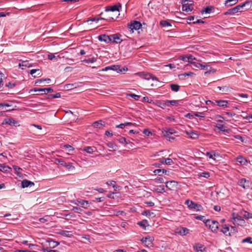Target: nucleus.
<instances>
[{
	"label": "nucleus",
	"mask_w": 252,
	"mask_h": 252,
	"mask_svg": "<svg viewBox=\"0 0 252 252\" xmlns=\"http://www.w3.org/2000/svg\"><path fill=\"white\" fill-rule=\"evenodd\" d=\"M251 3V1H246L241 4H239L232 8L229 9L227 11H226L224 13V15H233L237 12H241L243 11V9L244 6L250 4Z\"/></svg>",
	"instance_id": "f257e3e1"
},
{
	"label": "nucleus",
	"mask_w": 252,
	"mask_h": 252,
	"mask_svg": "<svg viewBox=\"0 0 252 252\" xmlns=\"http://www.w3.org/2000/svg\"><path fill=\"white\" fill-rule=\"evenodd\" d=\"M185 204L187 205L188 208L191 210H194L197 212L202 211L203 209V207L198 203H196L192 200L188 199L185 201Z\"/></svg>",
	"instance_id": "f03ea898"
},
{
	"label": "nucleus",
	"mask_w": 252,
	"mask_h": 252,
	"mask_svg": "<svg viewBox=\"0 0 252 252\" xmlns=\"http://www.w3.org/2000/svg\"><path fill=\"white\" fill-rule=\"evenodd\" d=\"M205 225L214 233H217L219 229V223L215 220L208 219L205 222Z\"/></svg>",
	"instance_id": "7ed1b4c3"
},
{
	"label": "nucleus",
	"mask_w": 252,
	"mask_h": 252,
	"mask_svg": "<svg viewBox=\"0 0 252 252\" xmlns=\"http://www.w3.org/2000/svg\"><path fill=\"white\" fill-rule=\"evenodd\" d=\"M230 221L235 225L244 226L245 223V221L242 217L234 213L232 214V217L230 219Z\"/></svg>",
	"instance_id": "20e7f679"
},
{
	"label": "nucleus",
	"mask_w": 252,
	"mask_h": 252,
	"mask_svg": "<svg viewBox=\"0 0 252 252\" xmlns=\"http://www.w3.org/2000/svg\"><path fill=\"white\" fill-rule=\"evenodd\" d=\"M193 9V2L191 0H185L182 2V10L184 11L189 12Z\"/></svg>",
	"instance_id": "39448f33"
},
{
	"label": "nucleus",
	"mask_w": 252,
	"mask_h": 252,
	"mask_svg": "<svg viewBox=\"0 0 252 252\" xmlns=\"http://www.w3.org/2000/svg\"><path fill=\"white\" fill-rule=\"evenodd\" d=\"M154 238L152 236H148L143 237L141 240V242L147 248L152 247L153 246V241Z\"/></svg>",
	"instance_id": "423d86ee"
},
{
	"label": "nucleus",
	"mask_w": 252,
	"mask_h": 252,
	"mask_svg": "<svg viewBox=\"0 0 252 252\" xmlns=\"http://www.w3.org/2000/svg\"><path fill=\"white\" fill-rule=\"evenodd\" d=\"M135 75L138 76L141 78L146 80H149L150 79H152L153 80H156L157 81H158V80L156 77L153 76L152 74L150 73H146L145 72H139L135 73Z\"/></svg>",
	"instance_id": "0eeeda50"
},
{
	"label": "nucleus",
	"mask_w": 252,
	"mask_h": 252,
	"mask_svg": "<svg viewBox=\"0 0 252 252\" xmlns=\"http://www.w3.org/2000/svg\"><path fill=\"white\" fill-rule=\"evenodd\" d=\"M111 42L115 43H121L123 41L121 38V35L119 33H116L110 35Z\"/></svg>",
	"instance_id": "6e6552de"
},
{
	"label": "nucleus",
	"mask_w": 252,
	"mask_h": 252,
	"mask_svg": "<svg viewBox=\"0 0 252 252\" xmlns=\"http://www.w3.org/2000/svg\"><path fill=\"white\" fill-rule=\"evenodd\" d=\"M74 203L76 205L81 206L84 208H87L90 204L88 201L82 199H77L74 201Z\"/></svg>",
	"instance_id": "1a4fd4ad"
},
{
	"label": "nucleus",
	"mask_w": 252,
	"mask_h": 252,
	"mask_svg": "<svg viewBox=\"0 0 252 252\" xmlns=\"http://www.w3.org/2000/svg\"><path fill=\"white\" fill-rule=\"evenodd\" d=\"M163 133L164 136L168 138V140L170 141L171 140H174L175 139V138L172 136L171 135L176 133V132L175 131L174 129L171 128L166 130H164V131L163 132Z\"/></svg>",
	"instance_id": "9d476101"
},
{
	"label": "nucleus",
	"mask_w": 252,
	"mask_h": 252,
	"mask_svg": "<svg viewBox=\"0 0 252 252\" xmlns=\"http://www.w3.org/2000/svg\"><path fill=\"white\" fill-rule=\"evenodd\" d=\"M56 161H58L62 166L65 167L67 169L71 170V169H74V166L72 165L71 163H66L61 158H57L56 159Z\"/></svg>",
	"instance_id": "9b49d317"
},
{
	"label": "nucleus",
	"mask_w": 252,
	"mask_h": 252,
	"mask_svg": "<svg viewBox=\"0 0 252 252\" xmlns=\"http://www.w3.org/2000/svg\"><path fill=\"white\" fill-rule=\"evenodd\" d=\"M120 66L117 65H114L112 66H106L105 68L102 69V71H107L110 70L116 71L117 72H121L122 70L120 69Z\"/></svg>",
	"instance_id": "f8f14e48"
},
{
	"label": "nucleus",
	"mask_w": 252,
	"mask_h": 252,
	"mask_svg": "<svg viewBox=\"0 0 252 252\" xmlns=\"http://www.w3.org/2000/svg\"><path fill=\"white\" fill-rule=\"evenodd\" d=\"M142 27L141 24L138 21H134L133 23H131L130 25H129V28L133 32V30H138L140 29Z\"/></svg>",
	"instance_id": "ddd939ff"
},
{
	"label": "nucleus",
	"mask_w": 252,
	"mask_h": 252,
	"mask_svg": "<svg viewBox=\"0 0 252 252\" xmlns=\"http://www.w3.org/2000/svg\"><path fill=\"white\" fill-rule=\"evenodd\" d=\"M98 39L100 41H103L106 43H109L111 42V39L110 35L106 34H101L98 36Z\"/></svg>",
	"instance_id": "4468645a"
},
{
	"label": "nucleus",
	"mask_w": 252,
	"mask_h": 252,
	"mask_svg": "<svg viewBox=\"0 0 252 252\" xmlns=\"http://www.w3.org/2000/svg\"><path fill=\"white\" fill-rule=\"evenodd\" d=\"M220 231L226 236H231V232H230V227L228 224L223 225Z\"/></svg>",
	"instance_id": "2eb2a0df"
},
{
	"label": "nucleus",
	"mask_w": 252,
	"mask_h": 252,
	"mask_svg": "<svg viewBox=\"0 0 252 252\" xmlns=\"http://www.w3.org/2000/svg\"><path fill=\"white\" fill-rule=\"evenodd\" d=\"M217 122L220 123L217 124V125L216 126V127L220 130L224 132H228L230 130L229 129H226L225 127L221 124V123H222V120H218Z\"/></svg>",
	"instance_id": "dca6fc26"
},
{
	"label": "nucleus",
	"mask_w": 252,
	"mask_h": 252,
	"mask_svg": "<svg viewBox=\"0 0 252 252\" xmlns=\"http://www.w3.org/2000/svg\"><path fill=\"white\" fill-rule=\"evenodd\" d=\"M5 123L11 126H20L18 122L13 118L5 119Z\"/></svg>",
	"instance_id": "f3484780"
},
{
	"label": "nucleus",
	"mask_w": 252,
	"mask_h": 252,
	"mask_svg": "<svg viewBox=\"0 0 252 252\" xmlns=\"http://www.w3.org/2000/svg\"><path fill=\"white\" fill-rule=\"evenodd\" d=\"M189 229L186 227H181L178 228L176 233L182 236H185L189 233Z\"/></svg>",
	"instance_id": "a211bd4d"
},
{
	"label": "nucleus",
	"mask_w": 252,
	"mask_h": 252,
	"mask_svg": "<svg viewBox=\"0 0 252 252\" xmlns=\"http://www.w3.org/2000/svg\"><path fill=\"white\" fill-rule=\"evenodd\" d=\"M249 181L246 180V179L242 178L239 181L238 184L240 186L244 189H247L249 187Z\"/></svg>",
	"instance_id": "6ab92c4d"
},
{
	"label": "nucleus",
	"mask_w": 252,
	"mask_h": 252,
	"mask_svg": "<svg viewBox=\"0 0 252 252\" xmlns=\"http://www.w3.org/2000/svg\"><path fill=\"white\" fill-rule=\"evenodd\" d=\"M205 156L208 157L209 158L212 159L214 160H216V158L219 156V154L214 151L207 152Z\"/></svg>",
	"instance_id": "aec40b11"
},
{
	"label": "nucleus",
	"mask_w": 252,
	"mask_h": 252,
	"mask_svg": "<svg viewBox=\"0 0 252 252\" xmlns=\"http://www.w3.org/2000/svg\"><path fill=\"white\" fill-rule=\"evenodd\" d=\"M121 7L120 5H114L112 6H107L105 8L106 11L119 12V8Z\"/></svg>",
	"instance_id": "412c9836"
},
{
	"label": "nucleus",
	"mask_w": 252,
	"mask_h": 252,
	"mask_svg": "<svg viewBox=\"0 0 252 252\" xmlns=\"http://www.w3.org/2000/svg\"><path fill=\"white\" fill-rule=\"evenodd\" d=\"M216 103H217V105L220 107H228V104L229 103V101L227 100H218L215 101Z\"/></svg>",
	"instance_id": "4be33fe9"
},
{
	"label": "nucleus",
	"mask_w": 252,
	"mask_h": 252,
	"mask_svg": "<svg viewBox=\"0 0 252 252\" xmlns=\"http://www.w3.org/2000/svg\"><path fill=\"white\" fill-rule=\"evenodd\" d=\"M177 185V182L174 181H167L165 183V186L169 189L172 190Z\"/></svg>",
	"instance_id": "5701e85b"
},
{
	"label": "nucleus",
	"mask_w": 252,
	"mask_h": 252,
	"mask_svg": "<svg viewBox=\"0 0 252 252\" xmlns=\"http://www.w3.org/2000/svg\"><path fill=\"white\" fill-rule=\"evenodd\" d=\"M96 150V148L95 147L87 146L84 147L82 150L88 154H93Z\"/></svg>",
	"instance_id": "b1692460"
},
{
	"label": "nucleus",
	"mask_w": 252,
	"mask_h": 252,
	"mask_svg": "<svg viewBox=\"0 0 252 252\" xmlns=\"http://www.w3.org/2000/svg\"><path fill=\"white\" fill-rule=\"evenodd\" d=\"M191 64L195 67L201 69H207L208 67V65L196 62H191Z\"/></svg>",
	"instance_id": "393cba45"
},
{
	"label": "nucleus",
	"mask_w": 252,
	"mask_h": 252,
	"mask_svg": "<svg viewBox=\"0 0 252 252\" xmlns=\"http://www.w3.org/2000/svg\"><path fill=\"white\" fill-rule=\"evenodd\" d=\"M186 133L188 135L189 137L193 139H196L198 138V133L195 132L194 131H186Z\"/></svg>",
	"instance_id": "a878e982"
},
{
	"label": "nucleus",
	"mask_w": 252,
	"mask_h": 252,
	"mask_svg": "<svg viewBox=\"0 0 252 252\" xmlns=\"http://www.w3.org/2000/svg\"><path fill=\"white\" fill-rule=\"evenodd\" d=\"M22 187L23 188H27L28 187H32L34 185V183L30 181L27 180H24L21 183Z\"/></svg>",
	"instance_id": "bb28decb"
},
{
	"label": "nucleus",
	"mask_w": 252,
	"mask_h": 252,
	"mask_svg": "<svg viewBox=\"0 0 252 252\" xmlns=\"http://www.w3.org/2000/svg\"><path fill=\"white\" fill-rule=\"evenodd\" d=\"M61 58V56L58 55V53H55L54 54L50 53L48 55V58L50 60H55V61H57L58 59H60Z\"/></svg>",
	"instance_id": "cd10ccee"
},
{
	"label": "nucleus",
	"mask_w": 252,
	"mask_h": 252,
	"mask_svg": "<svg viewBox=\"0 0 252 252\" xmlns=\"http://www.w3.org/2000/svg\"><path fill=\"white\" fill-rule=\"evenodd\" d=\"M30 74L34 78H35L37 76H40L41 75V71L39 69H33L31 70Z\"/></svg>",
	"instance_id": "c85d7f7f"
},
{
	"label": "nucleus",
	"mask_w": 252,
	"mask_h": 252,
	"mask_svg": "<svg viewBox=\"0 0 252 252\" xmlns=\"http://www.w3.org/2000/svg\"><path fill=\"white\" fill-rule=\"evenodd\" d=\"M193 249L196 252H202L204 248V246L200 244H196L193 246Z\"/></svg>",
	"instance_id": "c756f323"
},
{
	"label": "nucleus",
	"mask_w": 252,
	"mask_h": 252,
	"mask_svg": "<svg viewBox=\"0 0 252 252\" xmlns=\"http://www.w3.org/2000/svg\"><path fill=\"white\" fill-rule=\"evenodd\" d=\"M137 224L144 229H146V227L149 226L148 221L146 220H143L142 221L138 222Z\"/></svg>",
	"instance_id": "7c9ffc66"
},
{
	"label": "nucleus",
	"mask_w": 252,
	"mask_h": 252,
	"mask_svg": "<svg viewBox=\"0 0 252 252\" xmlns=\"http://www.w3.org/2000/svg\"><path fill=\"white\" fill-rule=\"evenodd\" d=\"M181 102V100H166V103H168V106L169 104H170L172 106H177L179 104L180 102Z\"/></svg>",
	"instance_id": "2f4dec72"
},
{
	"label": "nucleus",
	"mask_w": 252,
	"mask_h": 252,
	"mask_svg": "<svg viewBox=\"0 0 252 252\" xmlns=\"http://www.w3.org/2000/svg\"><path fill=\"white\" fill-rule=\"evenodd\" d=\"M104 122H103L101 120H100L98 121H95L94 123H93V126L94 127L100 128L101 126H104Z\"/></svg>",
	"instance_id": "473e14b6"
},
{
	"label": "nucleus",
	"mask_w": 252,
	"mask_h": 252,
	"mask_svg": "<svg viewBox=\"0 0 252 252\" xmlns=\"http://www.w3.org/2000/svg\"><path fill=\"white\" fill-rule=\"evenodd\" d=\"M47 242L50 249L56 248L59 245V243L53 240L48 241Z\"/></svg>",
	"instance_id": "72a5a7b5"
},
{
	"label": "nucleus",
	"mask_w": 252,
	"mask_h": 252,
	"mask_svg": "<svg viewBox=\"0 0 252 252\" xmlns=\"http://www.w3.org/2000/svg\"><path fill=\"white\" fill-rule=\"evenodd\" d=\"M239 0H226L225 1V5L226 6H230L235 4Z\"/></svg>",
	"instance_id": "f704fd0d"
},
{
	"label": "nucleus",
	"mask_w": 252,
	"mask_h": 252,
	"mask_svg": "<svg viewBox=\"0 0 252 252\" xmlns=\"http://www.w3.org/2000/svg\"><path fill=\"white\" fill-rule=\"evenodd\" d=\"M106 184L109 186H111L113 188L115 191H117V190H119V187L116 185V182L114 181H110L106 182Z\"/></svg>",
	"instance_id": "c9c22d12"
},
{
	"label": "nucleus",
	"mask_w": 252,
	"mask_h": 252,
	"mask_svg": "<svg viewBox=\"0 0 252 252\" xmlns=\"http://www.w3.org/2000/svg\"><path fill=\"white\" fill-rule=\"evenodd\" d=\"M170 87L171 90L175 92H178L179 91L180 88L179 85H178L177 84H171L170 85Z\"/></svg>",
	"instance_id": "e433bc0d"
},
{
	"label": "nucleus",
	"mask_w": 252,
	"mask_h": 252,
	"mask_svg": "<svg viewBox=\"0 0 252 252\" xmlns=\"http://www.w3.org/2000/svg\"><path fill=\"white\" fill-rule=\"evenodd\" d=\"M157 105L158 106L164 109L166 106H168V103H166V100L164 101H158L157 102Z\"/></svg>",
	"instance_id": "4c0bfd02"
},
{
	"label": "nucleus",
	"mask_w": 252,
	"mask_h": 252,
	"mask_svg": "<svg viewBox=\"0 0 252 252\" xmlns=\"http://www.w3.org/2000/svg\"><path fill=\"white\" fill-rule=\"evenodd\" d=\"M237 161L242 165H246L247 163V160L241 156L237 158Z\"/></svg>",
	"instance_id": "58836bf2"
},
{
	"label": "nucleus",
	"mask_w": 252,
	"mask_h": 252,
	"mask_svg": "<svg viewBox=\"0 0 252 252\" xmlns=\"http://www.w3.org/2000/svg\"><path fill=\"white\" fill-rule=\"evenodd\" d=\"M13 168L15 171V173L17 174V176L21 177L22 176V173L19 172L20 170H22V169L16 165L13 166Z\"/></svg>",
	"instance_id": "ea45409f"
},
{
	"label": "nucleus",
	"mask_w": 252,
	"mask_h": 252,
	"mask_svg": "<svg viewBox=\"0 0 252 252\" xmlns=\"http://www.w3.org/2000/svg\"><path fill=\"white\" fill-rule=\"evenodd\" d=\"M160 25L163 27L171 26V24L169 22L165 20L161 21L160 22Z\"/></svg>",
	"instance_id": "a19ab883"
},
{
	"label": "nucleus",
	"mask_w": 252,
	"mask_h": 252,
	"mask_svg": "<svg viewBox=\"0 0 252 252\" xmlns=\"http://www.w3.org/2000/svg\"><path fill=\"white\" fill-rule=\"evenodd\" d=\"M19 66L20 67H30V63L29 62V61H22L21 63H19Z\"/></svg>",
	"instance_id": "79ce46f5"
},
{
	"label": "nucleus",
	"mask_w": 252,
	"mask_h": 252,
	"mask_svg": "<svg viewBox=\"0 0 252 252\" xmlns=\"http://www.w3.org/2000/svg\"><path fill=\"white\" fill-rule=\"evenodd\" d=\"M243 216L246 219H252V214L247 211H245L243 214Z\"/></svg>",
	"instance_id": "37998d69"
},
{
	"label": "nucleus",
	"mask_w": 252,
	"mask_h": 252,
	"mask_svg": "<svg viewBox=\"0 0 252 252\" xmlns=\"http://www.w3.org/2000/svg\"><path fill=\"white\" fill-rule=\"evenodd\" d=\"M198 176L199 177H204L205 178H209L210 176V173L208 172H204L200 173Z\"/></svg>",
	"instance_id": "c03bdc74"
},
{
	"label": "nucleus",
	"mask_w": 252,
	"mask_h": 252,
	"mask_svg": "<svg viewBox=\"0 0 252 252\" xmlns=\"http://www.w3.org/2000/svg\"><path fill=\"white\" fill-rule=\"evenodd\" d=\"M194 218L196 220H200L204 222V223L205 224L206 221L207 220L205 219V217L204 216H196Z\"/></svg>",
	"instance_id": "a18cd8bd"
},
{
	"label": "nucleus",
	"mask_w": 252,
	"mask_h": 252,
	"mask_svg": "<svg viewBox=\"0 0 252 252\" xmlns=\"http://www.w3.org/2000/svg\"><path fill=\"white\" fill-rule=\"evenodd\" d=\"M60 234L64 236H66L67 237H70L72 234H70L71 232L68 231H65V230H62L60 232Z\"/></svg>",
	"instance_id": "49530a36"
},
{
	"label": "nucleus",
	"mask_w": 252,
	"mask_h": 252,
	"mask_svg": "<svg viewBox=\"0 0 252 252\" xmlns=\"http://www.w3.org/2000/svg\"><path fill=\"white\" fill-rule=\"evenodd\" d=\"M96 59L95 58L93 57L92 58L85 59V60H83V62L88 63H94L96 62Z\"/></svg>",
	"instance_id": "de8ad7c7"
},
{
	"label": "nucleus",
	"mask_w": 252,
	"mask_h": 252,
	"mask_svg": "<svg viewBox=\"0 0 252 252\" xmlns=\"http://www.w3.org/2000/svg\"><path fill=\"white\" fill-rule=\"evenodd\" d=\"M127 95L131 97L136 100H138L141 97L140 95H138L134 94H127Z\"/></svg>",
	"instance_id": "09e8293b"
},
{
	"label": "nucleus",
	"mask_w": 252,
	"mask_h": 252,
	"mask_svg": "<svg viewBox=\"0 0 252 252\" xmlns=\"http://www.w3.org/2000/svg\"><path fill=\"white\" fill-rule=\"evenodd\" d=\"M142 214L147 217H150L151 215L154 214V213L151 212L149 210H146L143 212Z\"/></svg>",
	"instance_id": "8fccbe9b"
},
{
	"label": "nucleus",
	"mask_w": 252,
	"mask_h": 252,
	"mask_svg": "<svg viewBox=\"0 0 252 252\" xmlns=\"http://www.w3.org/2000/svg\"><path fill=\"white\" fill-rule=\"evenodd\" d=\"M33 91L35 92H39L41 93V94H46L45 88H40V89H34Z\"/></svg>",
	"instance_id": "3c124183"
},
{
	"label": "nucleus",
	"mask_w": 252,
	"mask_h": 252,
	"mask_svg": "<svg viewBox=\"0 0 252 252\" xmlns=\"http://www.w3.org/2000/svg\"><path fill=\"white\" fill-rule=\"evenodd\" d=\"M242 117H243V119L248 121V122L252 123V114L249 115V116H242Z\"/></svg>",
	"instance_id": "603ef678"
},
{
	"label": "nucleus",
	"mask_w": 252,
	"mask_h": 252,
	"mask_svg": "<svg viewBox=\"0 0 252 252\" xmlns=\"http://www.w3.org/2000/svg\"><path fill=\"white\" fill-rule=\"evenodd\" d=\"M242 243H248L250 244H252V238L250 237H247L246 238L242 240Z\"/></svg>",
	"instance_id": "864d4df0"
},
{
	"label": "nucleus",
	"mask_w": 252,
	"mask_h": 252,
	"mask_svg": "<svg viewBox=\"0 0 252 252\" xmlns=\"http://www.w3.org/2000/svg\"><path fill=\"white\" fill-rule=\"evenodd\" d=\"M107 146L111 149H115L117 148L116 145L113 142H109L107 144Z\"/></svg>",
	"instance_id": "5fc2aeb1"
},
{
	"label": "nucleus",
	"mask_w": 252,
	"mask_h": 252,
	"mask_svg": "<svg viewBox=\"0 0 252 252\" xmlns=\"http://www.w3.org/2000/svg\"><path fill=\"white\" fill-rule=\"evenodd\" d=\"M42 251L43 252H59V251L57 250H52L51 249H49L48 248H43L42 249Z\"/></svg>",
	"instance_id": "6e6d98bb"
},
{
	"label": "nucleus",
	"mask_w": 252,
	"mask_h": 252,
	"mask_svg": "<svg viewBox=\"0 0 252 252\" xmlns=\"http://www.w3.org/2000/svg\"><path fill=\"white\" fill-rule=\"evenodd\" d=\"M173 163V161L172 159L170 158H165V164L167 165H171Z\"/></svg>",
	"instance_id": "4d7b16f0"
},
{
	"label": "nucleus",
	"mask_w": 252,
	"mask_h": 252,
	"mask_svg": "<svg viewBox=\"0 0 252 252\" xmlns=\"http://www.w3.org/2000/svg\"><path fill=\"white\" fill-rule=\"evenodd\" d=\"M72 210L77 213H80L83 211L82 209L77 207H73Z\"/></svg>",
	"instance_id": "13d9d810"
},
{
	"label": "nucleus",
	"mask_w": 252,
	"mask_h": 252,
	"mask_svg": "<svg viewBox=\"0 0 252 252\" xmlns=\"http://www.w3.org/2000/svg\"><path fill=\"white\" fill-rule=\"evenodd\" d=\"M194 115L196 117L199 118H204L205 116L203 112H196L194 114Z\"/></svg>",
	"instance_id": "bf43d9fd"
},
{
	"label": "nucleus",
	"mask_w": 252,
	"mask_h": 252,
	"mask_svg": "<svg viewBox=\"0 0 252 252\" xmlns=\"http://www.w3.org/2000/svg\"><path fill=\"white\" fill-rule=\"evenodd\" d=\"M230 232H231V235L237 232L235 227L231 226L230 227Z\"/></svg>",
	"instance_id": "052dcab7"
},
{
	"label": "nucleus",
	"mask_w": 252,
	"mask_h": 252,
	"mask_svg": "<svg viewBox=\"0 0 252 252\" xmlns=\"http://www.w3.org/2000/svg\"><path fill=\"white\" fill-rule=\"evenodd\" d=\"M118 141L121 144H125L126 143V139L125 137H121L118 139Z\"/></svg>",
	"instance_id": "680f3d73"
},
{
	"label": "nucleus",
	"mask_w": 252,
	"mask_h": 252,
	"mask_svg": "<svg viewBox=\"0 0 252 252\" xmlns=\"http://www.w3.org/2000/svg\"><path fill=\"white\" fill-rule=\"evenodd\" d=\"M211 11H212V10H211V8H210L209 7H207L204 9V10L202 11V13H211Z\"/></svg>",
	"instance_id": "e2e57ef3"
},
{
	"label": "nucleus",
	"mask_w": 252,
	"mask_h": 252,
	"mask_svg": "<svg viewBox=\"0 0 252 252\" xmlns=\"http://www.w3.org/2000/svg\"><path fill=\"white\" fill-rule=\"evenodd\" d=\"M155 181L157 183H163L164 182V180L161 177H158L155 179Z\"/></svg>",
	"instance_id": "0e129e2a"
},
{
	"label": "nucleus",
	"mask_w": 252,
	"mask_h": 252,
	"mask_svg": "<svg viewBox=\"0 0 252 252\" xmlns=\"http://www.w3.org/2000/svg\"><path fill=\"white\" fill-rule=\"evenodd\" d=\"M0 167V170L1 171H7V169L9 168L8 166H5L3 165H1Z\"/></svg>",
	"instance_id": "69168bd1"
},
{
	"label": "nucleus",
	"mask_w": 252,
	"mask_h": 252,
	"mask_svg": "<svg viewBox=\"0 0 252 252\" xmlns=\"http://www.w3.org/2000/svg\"><path fill=\"white\" fill-rule=\"evenodd\" d=\"M156 190L160 193H162L165 191L164 188L163 186H159V188H158Z\"/></svg>",
	"instance_id": "338daca9"
},
{
	"label": "nucleus",
	"mask_w": 252,
	"mask_h": 252,
	"mask_svg": "<svg viewBox=\"0 0 252 252\" xmlns=\"http://www.w3.org/2000/svg\"><path fill=\"white\" fill-rule=\"evenodd\" d=\"M154 173L155 175L158 174L159 176L162 175L161 170L160 169H156L154 171Z\"/></svg>",
	"instance_id": "774afa93"
}]
</instances>
